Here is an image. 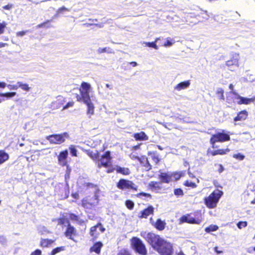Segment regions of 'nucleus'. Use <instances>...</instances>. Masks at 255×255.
I'll use <instances>...</instances> for the list:
<instances>
[{"instance_id":"9d476101","label":"nucleus","mask_w":255,"mask_h":255,"mask_svg":"<svg viewBox=\"0 0 255 255\" xmlns=\"http://www.w3.org/2000/svg\"><path fill=\"white\" fill-rule=\"evenodd\" d=\"M112 157L110 156V152L106 151L103 155L100 156L98 158V165L99 167L103 166L105 167H108L111 163Z\"/></svg>"},{"instance_id":"f8f14e48","label":"nucleus","mask_w":255,"mask_h":255,"mask_svg":"<svg viewBox=\"0 0 255 255\" xmlns=\"http://www.w3.org/2000/svg\"><path fill=\"white\" fill-rule=\"evenodd\" d=\"M68 152L67 150L62 151L58 156V161L59 165L64 166L67 165Z\"/></svg>"},{"instance_id":"aec40b11","label":"nucleus","mask_w":255,"mask_h":255,"mask_svg":"<svg viewBox=\"0 0 255 255\" xmlns=\"http://www.w3.org/2000/svg\"><path fill=\"white\" fill-rule=\"evenodd\" d=\"M16 95V92H8V93H0V103L4 101L5 99L2 98H6V99H10L14 97Z\"/></svg>"},{"instance_id":"4d7b16f0","label":"nucleus","mask_w":255,"mask_h":255,"mask_svg":"<svg viewBox=\"0 0 255 255\" xmlns=\"http://www.w3.org/2000/svg\"><path fill=\"white\" fill-rule=\"evenodd\" d=\"M7 84L4 82H2L0 81V88H4L6 87Z\"/></svg>"},{"instance_id":"39448f33","label":"nucleus","mask_w":255,"mask_h":255,"mask_svg":"<svg viewBox=\"0 0 255 255\" xmlns=\"http://www.w3.org/2000/svg\"><path fill=\"white\" fill-rule=\"evenodd\" d=\"M69 136L67 132H64L61 134H56L48 135L46 139L48 140L51 144H61L64 142L66 138Z\"/></svg>"},{"instance_id":"69168bd1","label":"nucleus","mask_w":255,"mask_h":255,"mask_svg":"<svg viewBox=\"0 0 255 255\" xmlns=\"http://www.w3.org/2000/svg\"><path fill=\"white\" fill-rule=\"evenodd\" d=\"M229 88L231 90H232V94H233V92H235L234 91V85L232 84H230L229 85Z\"/></svg>"},{"instance_id":"c03bdc74","label":"nucleus","mask_w":255,"mask_h":255,"mask_svg":"<svg viewBox=\"0 0 255 255\" xmlns=\"http://www.w3.org/2000/svg\"><path fill=\"white\" fill-rule=\"evenodd\" d=\"M99 52L103 53V52H108V53H112V49L109 48V47H106L104 48H99L98 50Z\"/></svg>"},{"instance_id":"a878e982","label":"nucleus","mask_w":255,"mask_h":255,"mask_svg":"<svg viewBox=\"0 0 255 255\" xmlns=\"http://www.w3.org/2000/svg\"><path fill=\"white\" fill-rule=\"evenodd\" d=\"M9 158L8 154L3 150H0V165L7 161Z\"/></svg>"},{"instance_id":"412c9836","label":"nucleus","mask_w":255,"mask_h":255,"mask_svg":"<svg viewBox=\"0 0 255 255\" xmlns=\"http://www.w3.org/2000/svg\"><path fill=\"white\" fill-rule=\"evenodd\" d=\"M230 150L229 148L226 149H219L214 151H212L209 153L213 156H215L218 154L224 155L230 152Z\"/></svg>"},{"instance_id":"8fccbe9b","label":"nucleus","mask_w":255,"mask_h":255,"mask_svg":"<svg viewBox=\"0 0 255 255\" xmlns=\"http://www.w3.org/2000/svg\"><path fill=\"white\" fill-rule=\"evenodd\" d=\"M96 226H97V229H98V231L99 232V233L100 232L102 233L105 231V229L103 227V226H102V225L101 224H98Z\"/></svg>"},{"instance_id":"ddd939ff","label":"nucleus","mask_w":255,"mask_h":255,"mask_svg":"<svg viewBox=\"0 0 255 255\" xmlns=\"http://www.w3.org/2000/svg\"><path fill=\"white\" fill-rule=\"evenodd\" d=\"M201 222V220H196L194 218L191 217L190 216H183L180 219V222L183 223L186 222L190 224H199Z\"/></svg>"},{"instance_id":"e433bc0d","label":"nucleus","mask_w":255,"mask_h":255,"mask_svg":"<svg viewBox=\"0 0 255 255\" xmlns=\"http://www.w3.org/2000/svg\"><path fill=\"white\" fill-rule=\"evenodd\" d=\"M65 250V247H60L56 248L54 249H53L51 253V255H55L56 254L60 253L62 251H63Z\"/></svg>"},{"instance_id":"5701e85b","label":"nucleus","mask_w":255,"mask_h":255,"mask_svg":"<svg viewBox=\"0 0 255 255\" xmlns=\"http://www.w3.org/2000/svg\"><path fill=\"white\" fill-rule=\"evenodd\" d=\"M138 160L147 170H149L151 168V166L149 163L148 159L146 157L143 156L141 158H138Z\"/></svg>"},{"instance_id":"2f4dec72","label":"nucleus","mask_w":255,"mask_h":255,"mask_svg":"<svg viewBox=\"0 0 255 255\" xmlns=\"http://www.w3.org/2000/svg\"><path fill=\"white\" fill-rule=\"evenodd\" d=\"M90 235L92 237L94 238H96L99 235V232L98 231L97 226L92 227L90 230Z\"/></svg>"},{"instance_id":"e2e57ef3","label":"nucleus","mask_w":255,"mask_h":255,"mask_svg":"<svg viewBox=\"0 0 255 255\" xmlns=\"http://www.w3.org/2000/svg\"><path fill=\"white\" fill-rule=\"evenodd\" d=\"M188 175H189V177H190V178H195V176L193 175V173H192L190 171V170H189V168L188 169Z\"/></svg>"},{"instance_id":"9b49d317","label":"nucleus","mask_w":255,"mask_h":255,"mask_svg":"<svg viewBox=\"0 0 255 255\" xmlns=\"http://www.w3.org/2000/svg\"><path fill=\"white\" fill-rule=\"evenodd\" d=\"M65 102V99L63 96H58L52 101L51 104V107L53 109H59L63 105Z\"/></svg>"},{"instance_id":"6e6d98bb","label":"nucleus","mask_w":255,"mask_h":255,"mask_svg":"<svg viewBox=\"0 0 255 255\" xmlns=\"http://www.w3.org/2000/svg\"><path fill=\"white\" fill-rule=\"evenodd\" d=\"M50 21L49 20H48L46 22H43L42 23H41L40 24H38L37 25V27H47V23L49 22Z\"/></svg>"},{"instance_id":"6e6552de","label":"nucleus","mask_w":255,"mask_h":255,"mask_svg":"<svg viewBox=\"0 0 255 255\" xmlns=\"http://www.w3.org/2000/svg\"><path fill=\"white\" fill-rule=\"evenodd\" d=\"M233 94L234 95L233 97L234 102L239 105H249L255 101V97L251 98L242 97L236 92H233Z\"/></svg>"},{"instance_id":"c756f323","label":"nucleus","mask_w":255,"mask_h":255,"mask_svg":"<svg viewBox=\"0 0 255 255\" xmlns=\"http://www.w3.org/2000/svg\"><path fill=\"white\" fill-rule=\"evenodd\" d=\"M54 242V240L50 239H41L40 246L42 247H47Z\"/></svg>"},{"instance_id":"7ed1b4c3","label":"nucleus","mask_w":255,"mask_h":255,"mask_svg":"<svg viewBox=\"0 0 255 255\" xmlns=\"http://www.w3.org/2000/svg\"><path fill=\"white\" fill-rule=\"evenodd\" d=\"M222 195V191L219 190H215L208 197L205 198V205L210 209L215 208Z\"/></svg>"},{"instance_id":"bf43d9fd","label":"nucleus","mask_w":255,"mask_h":255,"mask_svg":"<svg viewBox=\"0 0 255 255\" xmlns=\"http://www.w3.org/2000/svg\"><path fill=\"white\" fill-rule=\"evenodd\" d=\"M72 196L75 199L79 198V194L77 193H73L72 194Z\"/></svg>"},{"instance_id":"3c124183","label":"nucleus","mask_w":255,"mask_h":255,"mask_svg":"<svg viewBox=\"0 0 255 255\" xmlns=\"http://www.w3.org/2000/svg\"><path fill=\"white\" fill-rule=\"evenodd\" d=\"M74 102H68L65 106H64L63 108V110L68 109L69 107H72L73 106Z\"/></svg>"},{"instance_id":"338daca9","label":"nucleus","mask_w":255,"mask_h":255,"mask_svg":"<svg viewBox=\"0 0 255 255\" xmlns=\"http://www.w3.org/2000/svg\"><path fill=\"white\" fill-rule=\"evenodd\" d=\"M70 218L72 220H77V217L75 215L71 214L70 215Z\"/></svg>"},{"instance_id":"f257e3e1","label":"nucleus","mask_w":255,"mask_h":255,"mask_svg":"<svg viewBox=\"0 0 255 255\" xmlns=\"http://www.w3.org/2000/svg\"><path fill=\"white\" fill-rule=\"evenodd\" d=\"M141 235L161 255H172V245L160 238L159 235L146 232L141 233Z\"/></svg>"},{"instance_id":"4be33fe9","label":"nucleus","mask_w":255,"mask_h":255,"mask_svg":"<svg viewBox=\"0 0 255 255\" xmlns=\"http://www.w3.org/2000/svg\"><path fill=\"white\" fill-rule=\"evenodd\" d=\"M103 247V244L101 242H97L95 243L90 249L91 252H95L97 254H99L101 252V249Z\"/></svg>"},{"instance_id":"774afa93","label":"nucleus","mask_w":255,"mask_h":255,"mask_svg":"<svg viewBox=\"0 0 255 255\" xmlns=\"http://www.w3.org/2000/svg\"><path fill=\"white\" fill-rule=\"evenodd\" d=\"M106 86L107 88L110 89V90H112L113 89V86L112 85L109 84H106Z\"/></svg>"},{"instance_id":"09e8293b","label":"nucleus","mask_w":255,"mask_h":255,"mask_svg":"<svg viewBox=\"0 0 255 255\" xmlns=\"http://www.w3.org/2000/svg\"><path fill=\"white\" fill-rule=\"evenodd\" d=\"M174 192L175 195L177 196H180L183 194V191L181 189H176L174 190Z\"/></svg>"},{"instance_id":"a18cd8bd","label":"nucleus","mask_w":255,"mask_h":255,"mask_svg":"<svg viewBox=\"0 0 255 255\" xmlns=\"http://www.w3.org/2000/svg\"><path fill=\"white\" fill-rule=\"evenodd\" d=\"M117 255H131L128 251L126 250H121Z\"/></svg>"},{"instance_id":"a19ab883","label":"nucleus","mask_w":255,"mask_h":255,"mask_svg":"<svg viewBox=\"0 0 255 255\" xmlns=\"http://www.w3.org/2000/svg\"><path fill=\"white\" fill-rule=\"evenodd\" d=\"M233 157L239 160H243L244 159L245 156L240 153H238L234 154L233 155Z\"/></svg>"},{"instance_id":"7c9ffc66","label":"nucleus","mask_w":255,"mask_h":255,"mask_svg":"<svg viewBox=\"0 0 255 255\" xmlns=\"http://www.w3.org/2000/svg\"><path fill=\"white\" fill-rule=\"evenodd\" d=\"M159 40L158 38H157L155 41L152 42H144L143 43L146 46L149 47H152L154 49L157 50L158 49V46L156 45V42Z\"/></svg>"},{"instance_id":"2eb2a0df","label":"nucleus","mask_w":255,"mask_h":255,"mask_svg":"<svg viewBox=\"0 0 255 255\" xmlns=\"http://www.w3.org/2000/svg\"><path fill=\"white\" fill-rule=\"evenodd\" d=\"M153 207L151 206H150L148 208H147L146 209H144V210L140 212L141 215L139 216V217L141 218H146L149 215L152 214L153 213Z\"/></svg>"},{"instance_id":"79ce46f5","label":"nucleus","mask_w":255,"mask_h":255,"mask_svg":"<svg viewBox=\"0 0 255 255\" xmlns=\"http://www.w3.org/2000/svg\"><path fill=\"white\" fill-rule=\"evenodd\" d=\"M69 150L71 154L74 156H77V150L76 149L74 145H71L69 147Z\"/></svg>"},{"instance_id":"5fc2aeb1","label":"nucleus","mask_w":255,"mask_h":255,"mask_svg":"<svg viewBox=\"0 0 255 255\" xmlns=\"http://www.w3.org/2000/svg\"><path fill=\"white\" fill-rule=\"evenodd\" d=\"M144 196V197H151V195L149 194H148V193H139L138 195H137V197H141V196Z\"/></svg>"},{"instance_id":"a211bd4d","label":"nucleus","mask_w":255,"mask_h":255,"mask_svg":"<svg viewBox=\"0 0 255 255\" xmlns=\"http://www.w3.org/2000/svg\"><path fill=\"white\" fill-rule=\"evenodd\" d=\"M76 234V231L74 227L68 225L67 230L65 232V235L69 239L74 240L73 236Z\"/></svg>"},{"instance_id":"de8ad7c7","label":"nucleus","mask_w":255,"mask_h":255,"mask_svg":"<svg viewBox=\"0 0 255 255\" xmlns=\"http://www.w3.org/2000/svg\"><path fill=\"white\" fill-rule=\"evenodd\" d=\"M6 87L10 90H16L18 88V85H7Z\"/></svg>"},{"instance_id":"c85d7f7f","label":"nucleus","mask_w":255,"mask_h":255,"mask_svg":"<svg viewBox=\"0 0 255 255\" xmlns=\"http://www.w3.org/2000/svg\"><path fill=\"white\" fill-rule=\"evenodd\" d=\"M165 223L161 220L158 219L154 224L155 227L159 230H163L164 229Z\"/></svg>"},{"instance_id":"393cba45","label":"nucleus","mask_w":255,"mask_h":255,"mask_svg":"<svg viewBox=\"0 0 255 255\" xmlns=\"http://www.w3.org/2000/svg\"><path fill=\"white\" fill-rule=\"evenodd\" d=\"M115 170L119 173H121L125 175H128L130 174V170L128 168L121 167L119 166H116Z\"/></svg>"},{"instance_id":"6ab92c4d","label":"nucleus","mask_w":255,"mask_h":255,"mask_svg":"<svg viewBox=\"0 0 255 255\" xmlns=\"http://www.w3.org/2000/svg\"><path fill=\"white\" fill-rule=\"evenodd\" d=\"M159 178L162 182L166 183L172 180L171 173H161Z\"/></svg>"},{"instance_id":"f3484780","label":"nucleus","mask_w":255,"mask_h":255,"mask_svg":"<svg viewBox=\"0 0 255 255\" xmlns=\"http://www.w3.org/2000/svg\"><path fill=\"white\" fill-rule=\"evenodd\" d=\"M133 137L135 140L139 141L147 140L148 139V136L143 131L134 133Z\"/></svg>"},{"instance_id":"b1692460","label":"nucleus","mask_w":255,"mask_h":255,"mask_svg":"<svg viewBox=\"0 0 255 255\" xmlns=\"http://www.w3.org/2000/svg\"><path fill=\"white\" fill-rule=\"evenodd\" d=\"M248 112L244 110L239 113L238 116L235 118V121H242L246 120L248 117Z\"/></svg>"},{"instance_id":"13d9d810","label":"nucleus","mask_w":255,"mask_h":255,"mask_svg":"<svg viewBox=\"0 0 255 255\" xmlns=\"http://www.w3.org/2000/svg\"><path fill=\"white\" fill-rule=\"evenodd\" d=\"M25 31H19L17 33V35L22 36L25 34Z\"/></svg>"},{"instance_id":"bb28decb","label":"nucleus","mask_w":255,"mask_h":255,"mask_svg":"<svg viewBox=\"0 0 255 255\" xmlns=\"http://www.w3.org/2000/svg\"><path fill=\"white\" fill-rule=\"evenodd\" d=\"M185 174L184 171H178L173 173H171V178L175 180L179 179L182 176H183Z\"/></svg>"},{"instance_id":"473e14b6","label":"nucleus","mask_w":255,"mask_h":255,"mask_svg":"<svg viewBox=\"0 0 255 255\" xmlns=\"http://www.w3.org/2000/svg\"><path fill=\"white\" fill-rule=\"evenodd\" d=\"M218 229H219V227L218 226L215 225H211L209 227H206L205 229V231L207 233H210L211 232L216 231Z\"/></svg>"},{"instance_id":"20e7f679","label":"nucleus","mask_w":255,"mask_h":255,"mask_svg":"<svg viewBox=\"0 0 255 255\" xmlns=\"http://www.w3.org/2000/svg\"><path fill=\"white\" fill-rule=\"evenodd\" d=\"M230 139V135L222 130L221 131L217 132L215 134H213L210 138V143L212 144L213 148L217 147L216 143L217 142H224L229 141Z\"/></svg>"},{"instance_id":"052dcab7","label":"nucleus","mask_w":255,"mask_h":255,"mask_svg":"<svg viewBox=\"0 0 255 255\" xmlns=\"http://www.w3.org/2000/svg\"><path fill=\"white\" fill-rule=\"evenodd\" d=\"M63 10H67V11H69V10L68 9V8H66L65 7H62L58 9V12H62Z\"/></svg>"},{"instance_id":"1a4fd4ad","label":"nucleus","mask_w":255,"mask_h":255,"mask_svg":"<svg viewBox=\"0 0 255 255\" xmlns=\"http://www.w3.org/2000/svg\"><path fill=\"white\" fill-rule=\"evenodd\" d=\"M117 187L121 190L133 189L137 190V186L131 181L121 179L117 184Z\"/></svg>"},{"instance_id":"f704fd0d","label":"nucleus","mask_w":255,"mask_h":255,"mask_svg":"<svg viewBox=\"0 0 255 255\" xmlns=\"http://www.w3.org/2000/svg\"><path fill=\"white\" fill-rule=\"evenodd\" d=\"M148 154L151 156L152 159L155 163H157L160 160L158 155L156 153L154 152H149Z\"/></svg>"},{"instance_id":"37998d69","label":"nucleus","mask_w":255,"mask_h":255,"mask_svg":"<svg viewBox=\"0 0 255 255\" xmlns=\"http://www.w3.org/2000/svg\"><path fill=\"white\" fill-rule=\"evenodd\" d=\"M248 223L246 221H241L237 224V227L240 229H242L243 228L246 227Z\"/></svg>"},{"instance_id":"603ef678","label":"nucleus","mask_w":255,"mask_h":255,"mask_svg":"<svg viewBox=\"0 0 255 255\" xmlns=\"http://www.w3.org/2000/svg\"><path fill=\"white\" fill-rule=\"evenodd\" d=\"M41 251L40 250L37 249L31 253L30 255H41Z\"/></svg>"},{"instance_id":"ea45409f","label":"nucleus","mask_w":255,"mask_h":255,"mask_svg":"<svg viewBox=\"0 0 255 255\" xmlns=\"http://www.w3.org/2000/svg\"><path fill=\"white\" fill-rule=\"evenodd\" d=\"M126 206L129 210H132L133 208L134 204L131 200H127L126 201Z\"/></svg>"},{"instance_id":"4468645a","label":"nucleus","mask_w":255,"mask_h":255,"mask_svg":"<svg viewBox=\"0 0 255 255\" xmlns=\"http://www.w3.org/2000/svg\"><path fill=\"white\" fill-rule=\"evenodd\" d=\"M84 102L87 106V114L88 115H93L94 114V109H95V106L93 104V103L92 102L91 99H89L87 100H85L84 101H82Z\"/></svg>"},{"instance_id":"49530a36","label":"nucleus","mask_w":255,"mask_h":255,"mask_svg":"<svg viewBox=\"0 0 255 255\" xmlns=\"http://www.w3.org/2000/svg\"><path fill=\"white\" fill-rule=\"evenodd\" d=\"M174 43V41L172 40L167 39V41L164 44V46L169 47L171 46Z\"/></svg>"},{"instance_id":"f03ea898","label":"nucleus","mask_w":255,"mask_h":255,"mask_svg":"<svg viewBox=\"0 0 255 255\" xmlns=\"http://www.w3.org/2000/svg\"><path fill=\"white\" fill-rule=\"evenodd\" d=\"M92 90V88L90 84L85 82H82L79 89L80 95L77 94L76 96L77 101L82 102L91 99L90 93Z\"/></svg>"},{"instance_id":"cd10ccee","label":"nucleus","mask_w":255,"mask_h":255,"mask_svg":"<svg viewBox=\"0 0 255 255\" xmlns=\"http://www.w3.org/2000/svg\"><path fill=\"white\" fill-rule=\"evenodd\" d=\"M87 153L92 159L95 161H97L98 158L100 157L99 153L97 150L95 152L87 150Z\"/></svg>"},{"instance_id":"dca6fc26","label":"nucleus","mask_w":255,"mask_h":255,"mask_svg":"<svg viewBox=\"0 0 255 255\" xmlns=\"http://www.w3.org/2000/svg\"><path fill=\"white\" fill-rule=\"evenodd\" d=\"M190 85V81L187 80L178 84L174 87V89L176 91H180L188 88Z\"/></svg>"},{"instance_id":"864d4df0","label":"nucleus","mask_w":255,"mask_h":255,"mask_svg":"<svg viewBox=\"0 0 255 255\" xmlns=\"http://www.w3.org/2000/svg\"><path fill=\"white\" fill-rule=\"evenodd\" d=\"M227 64L228 66H230V65H233V64H234V65H236L237 66H238V61H236V60H235L234 61V63L232 61H227Z\"/></svg>"},{"instance_id":"4c0bfd02","label":"nucleus","mask_w":255,"mask_h":255,"mask_svg":"<svg viewBox=\"0 0 255 255\" xmlns=\"http://www.w3.org/2000/svg\"><path fill=\"white\" fill-rule=\"evenodd\" d=\"M224 91L223 89L220 88H218L217 90L216 93L218 95L219 98L220 100H224Z\"/></svg>"},{"instance_id":"423d86ee","label":"nucleus","mask_w":255,"mask_h":255,"mask_svg":"<svg viewBox=\"0 0 255 255\" xmlns=\"http://www.w3.org/2000/svg\"><path fill=\"white\" fill-rule=\"evenodd\" d=\"M131 244L132 247L139 254L142 255H146L147 251L145 249V246L139 238L137 237L132 238L131 240Z\"/></svg>"},{"instance_id":"c9c22d12","label":"nucleus","mask_w":255,"mask_h":255,"mask_svg":"<svg viewBox=\"0 0 255 255\" xmlns=\"http://www.w3.org/2000/svg\"><path fill=\"white\" fill-rule=\"evenodd\" d=\"M53 222H56L58 225H61L64 224L66 222H67V220L64 217L55 219L53 220Z\"/></svg>"},{"instance_id":"0eeeda50","label":"nucleus","mask_w":255,"mask_h":255,"mask_svg":"<svg viewBox=\"0 0 255 255\" xmlns=\"http://www.w3.org/2000/svg\"><path fill=\"white\" fill-rule=\"evenodd\" d=\"M98 196L95 194L91 197H87L83 199L82 206L86 209H92L98 204Z\"/></svg>"},{"instance_id":"58836bf2","label":"nucleus","mask_w":255,"mask_h":255,"mask_svg":"<svg viewBox=\"0 0 255 255\" xmlns=\"http://www.w3.org/2000/svg\"><path fill=\"white\" fill-rule=\"evenodd\" d=\"M184 185L187 187H190L193 188H195L197 186V185L195 183L188 180L184 182Z\"/></svg>"},{"instance_id":"0e129e2a","label":"nucleus","mask_w":255,"mask_h":255,"mask_svg":"<svg viewBox=\"0 0 255 255\" xmlns=\"http://www.w3.org/2000/svg\"><path fill=\"white\" fill-rule=\"evenodd\" d=\"M219 169L218 171L220 173H221L223 171L224 169L223 166L221 164L219 165Z\"/></svg>"},{"instance_id":"72a5a7b5","label":"nucleus","mask_w":255,"mask_h":255,"mask_svg":"<svg viewBox=\"0 0 255 255\" xmlns=\"http://www.w3.org/2000/svg\"><path fill=\"white\" fill-rule=\"evenodd\" d=\"M17 84L18 85V87L21 88L24 91H29L30 89V87H29V85L27 84L18 82L17 83Z\"/></svg>"},{"instance_id":"680f3d73","label":"nucleus","mask_w":255,"mask_h":255,"mask_svg":"<svg viewBox=\"0 0 255 255\" xmlns=\"http://www.w3.org/2000/svg\"><path fill=\"white\" fill-rule=\"evenodd\" d=\"M4 27V26L2 24L0 23V34L3 32Z\"/></svg>"}]
</instances>
